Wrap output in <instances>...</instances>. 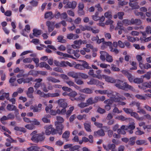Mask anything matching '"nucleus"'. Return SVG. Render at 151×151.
I'll use <instances>...</instances> for the list:
<instances>
[{
	"label": "nucleus",
	"instance_id": "14",
	"mask_svg": "<svg viewBox=\"0 0 151 151\" xmlns=\"http://www.w3.org/2000/svg\"><path fill=\"white\" fill-rule=\"evenodd\" d=\"M79 36L76 34L69 33L67 34V38L69 40H75L79 38Z\"/></svg>",
	"mask_w": 151,
	"mask_h": 151
},
{
	"label": "nucleus",
	"instance_id": "56",
	"mask_svg": "<svg viewBox=\"0 0 151 151\" xmlns=\"http://www.w3.org/2000/svg\"><path fill=\"white\" fill-rule=\"evenodd\" d=\"M142 86L144 88L146 87L150 88L151 87V82H145L143 84Z\"/></svg>",
	"mask_w": 151,
	"mask_h": 151
},
{
	"label": "nucleus",
	"instance_id": "4",
	"mask_svg": "<svg viewBox=\"0 0 151 151\" xmlns=\"http://www.w3.org/2000/svg\"><path fill=\"white\" fill-rule=\"evenodd\" d=\"M120 95L118 93L116 92H112L111 96H110V99L111 101L115 102H117L120 100Z\"/></svg>",
	"mask_w": 151,
	"mask_h": 151
},
{
	"label": "nucleus",
	"instance_id": "23",
	"mask_svg": "<svg viewBox=\"0 0 151 151\" xmlns=\"http://www.w3.org/2000/svg\"><path fill=\"white\" fill-rule=\"evenodd\" d=\"M104 15L106 18H107L108 19H112V13L110 11L106 12L104 14Z\"/></svg>",
	"mask_w": 151,
	"mask_h": 151
},
{
	"label": "nucleus",
	"instance_id": "64",
	"mask_svg": "<svg viewBox=\"0 0 151 151\" xmlns=\"http://www.w3.org/2000/svg\"><path fill=\"white\" fill-rule=\"evenodd\" d=\"M77 95V93L75 91H72L68 94V95L70 97H75Z\"/></svg>",
	"mask_w": 151,
	"mask_h": 151
},
{
	"label": "nucleus",
	"instance_id": "2",
	"mask_svg": "<svg viewBox=\"0 0 151 151\" xmlns=\"http://www.w3.org/2000/svg\"><path fill=\"white\" fill-rule=\"evenodd\" d=\"M45 138V133L42 132L41 133L37 134L32 136L31 139L34 142L37 143L43 141Z\"/></svg>",
	"mask_w": 151,
	"mask_h": 151
},
{
	"label": "nucleus",
	"instance_id": "36",
	"mask_svg": "<svg viewBox=\"0 0 151 151\" xmlns=\"http://www.w3.org/2000/svg\"><path fill=\"white\" fill-rule=\"evenodd\" d=\"M70 132L68 131H65L63 134L62 137L64 139H68L69 136Z\"/></svg>",
	"mask_w": 151,
	"mask_h": 151
},
{
	"label": "nucleus",
	"instance_id": "25",
	"mask_svg": "<svg viewBox=\"0 0 151 151\" xmlns=\"http://www.w3.org/2000/svg\"><path fill=\"white\" fill-rule=\"evenodd\" d=\"M98 80L92 78L89 81L87 82V83L90 85H95L98 83Z\"/></svg>",
	"mask_w": 151,
	"mask_h": 151
},
{
	"label": "nucleus",
	"instance_id": "47",
	"mask_svg": "<svg viewBox=\"0 0 151 151\" xmlns=\"http://www.w3.org/2000/svg\"><path fill=\"white\" fill-rule=\"evenodd\" d=\"M146 142L145 140H138L136 141V143L137 145H141L145 143Z\"/></svg>",
	"mask_w": 151,
	"mask_h": 151
},
{
	"label": "nucleus",
	"instance_id": "5",
	"mask_svg": "<svg viewBox=\"0 0 151 151\" xmlns=\"http://www.w3.org/2000/svg\"><path fill=\"white\" fill-rule=\"evenodd\" d=\"M55 22L47 21L46 22V25L47 26L48 31L49 32H52L55 28Z\"/></svg>",
	"mask_w": 151,
	"mask_h": 151
},
{
	"label": "nucleus",
	"instance_id": "35",
	"mask_svg": "<svg viewBox=\"0 0 151 151\" xmlns=\"http://www.w3.org/2000/svg\"><path fill=\"white\" fill-rule=\"evenodd\" d=\"M99 14L98 12H96L95 13L94 15L92 16V18L93 20L95 21L99 20V19H100V17L98 16Z\"/></svg>",
	"mask_w": 151,
	"mask_h": 151
},
{
	"label": "nucleus",
	"instance_id": "15",
	"mask_svg": "<svg viewBox=\"0 0 151 151\" xmlns=\"http://www.w3.org/2000/svg\"><path fill=\"white\" fill-rule=\"evenodd\" d=\"M113 45L114 47H117V46L119 47H124V44L120 40L118 41V42H114Z\"/></svg>",
	"mask_w": 151,
	"mask_h": 151
},
{
	"label": "nucleus",
	"instance_id": "24",
	"mask_svg": "<svg viewBox=\"0 0 151 151\" xmlns=\"http://www.w3.org/2000/svg\"><path fill=\"white\" fill-rule=\"evenodd\" d=\"M52 13L51 11L46 12L45 14V19L49 18L50 19H51L53 18V17H52Z\"/></svg>",
	"mask_w": 151,
	"mask_h": 151
},
{
	"label": "nucleus",
	"instance_id": "41",
	"mask_svg": "<svg viewBox=\"0 0 151 151\" xmlns=\"http://www.w3.org/2000/svg\"><path fill=\"white\" fill-rule=\"evenodd\" d=\"M86 103L88 106L89 105H91L93 104H94L93 99L92 97H91L89 98L86 100Z\"/></svg>",
	"mask_w": 151,
	"mask_h": 151
},
{
	"label": "nucleus",
	"instance_id": "27",
	"mask_svg": "<svg viewBox=\"0 0 151 151\" xmlns=\"http://www.w3.org/2000/svg\"><path fill=\"white\" fill-rule=\"evenodd\" d=\"M29 75H32L34 77H36L38 75V71H36L34 70H31L28 73Z\"/></svg>",
	"mask_w": 151,
	"mask_h": 151
},
{
	"label": "nucleus",
	"instance_id": "32",
	"mask_svg": "<svg viewBox=\"0 0 151 151\" xmlns=\"http://www.w3.org/2000/svg\"><path fill=\"white\" fill-rule=\"evenodd\" d=\"M130 6L133 9H138L139 8V6L138 5V3L137 2L130 4Z\"/></svg>",
	"mask_w": 151,
	"mask_h": 151
},
{
	"label": "nucleus",
	"instance_id": "20",
	"mask_svg": "<svg viewBox=\"0 0 151 151\" xmlns=\"http://www.w3.org/2000/svg\"><path fill=\"white\" fill-rule=\"evenodd\" d=\"M33 35L35 37H37L38 36L41 34L42 31L40 30L35 28L33 29Z\"/></svg>",
	"mask_w": 151,
	"mask_h": 151
},
{
	"label": "nucleus",
	"instance_id": "55",
	"mask_svg": "<svg viewBox=\"0 0 151 151\" xmlns=\"http://www.w3.org/2000/svg\"><path fill=\"white\" fill-rule=\"evenodd\" d=\"M135 96L137 99L141 100H145L146 98L145 96L139 94H137Z\"/></svg>",
	"mask_w": 151,
	"mask_h": 151
},
{
	"label": "nucleus",
	"instance_id": "43",
	"mask_svg": "<svg viewBox=\"0 0 151 151\" xmlns=\"http://www.w3.org/2000/svg\"><path fill=\"white\" fill-rule=\"evenodd\" d=\"M75 81L76 83L78 85H82L84 84V82L83 81L80 79H75Z\"/></svg>",
	"mask_w": 151,
	"mask_h": 151
},
{
	"label": "nucleus",
	"instance_id": "51",
	"mask_svg": "<svg viewBox=\"0 0 151 151\" xmlns=\"http://www.w3.org/2000/svg\"><path fill=\"white\" fill-rule=\"evenodd\" d=\"M56 50V48H47L45 51L47 53H51L52 52V50L55 51Z\"/></svg>",
	"mask_w": 151,
	"mask_h": 151
},
{
	"label": "nucleus",
	"instance_id": "37",
	"mask_svg": "<svg viewBox=\"0 0 151 151\" xmlns=\"http://www.w3.org/2000/svg\"><path fill=\"white\" fill-rule=\"evenodd\" d=\"M78 76H79L83 79H86L88 78V76L87 74L82 73H78Z\"/></svg>",
	"mask_w": 151,
	"mask_h": 151
},
{
	"label": "nucleus",
	"instance_id": "52",
	"mask_svg": "<svg viewBox=\"0 0 151 151\" xmlns=\"http://www.w3.org/2000/svg\"><path fill=\"white\" fill-rule=\"evenodd\" d=\"M122 22L124 25L127 26L129 25H130V20L128 19H124L122 21Z\"/></svg>",
	"mask_w": 151,
	"mask_h": 151
},
{
	"label": "nucleus",
	"instance_id": "46",
	"mask_svg": "<svg viewBox=\"0 0 151 151\" xmlns=\"http://www.w3.org/2000/svg\"><path fill=\"white\" fill-rule=\"evenodd\" d=\"M108 147L109 149V150H115L116 147V146L115 144H114L109 143L108 145Z\"/></svg>",
	"mask_w": 151,
	"mask_h": 151
},
{
	"label": "nucleus",
	"instance_id": "59",
	"mask_svg": "<svg viewBox=\"0 0 151 151\" xmlns=\"http://www.w3.org/2000/svg\"><path fill=\"white\" fill-rule=\"evenodd\" d=\"M110 51L117 54L119 53L120 50L117 48H110Z\"/></svg>",
	"mask_w": 151,
	"mask_h": 151
},
{
	"label": "nucleus",
	"instance_id": "31",
	"mask_svg": "<svg viewBox=\"0 0 151 151\" xmlns=\"http://www.w3.org/2000/svg\"><path fill=\"white\" fill-rule=\"evenodd\" d=\"M133 82L135 83L140 84L143 82V80L141 78H134Z\"/></svg>",
	"mask_w": 151,
	"mask_h": 151
},
{
	"label": "nucleus",
	"instance_id": "61",
	"mask_svg": "<svg viewBox=\"0 0 151 151\" xmlns=\"http://www.w3.org/2000/svg\"><path fill=\"white\" fill-rule=\"evenodd\" d=\"M32 123V124H33L34 126L35 125H39L40 124V122L36 119H34L32 121L31 123Z\"/></svg>",
	"mask_w": 151,
	"mask_h": 151
},
{
	"label": "nucleus",
	"instance_id": "18",
	"mask_svg": "<svg viewBox=\"0 0 151 151\" xmlns=\"http://www.w3.org/2000/svg\"><path fill=\"white\" fill-rule=\"evenodd\" d=\"M67 75L75 79L78 78V73H76L74 71L69 72L67 73Z\"/></svg>",
	"mask_w": 151,
	"mask_h": 151
},
{
	"label": "nucleus",
	"instance_id": "54",
	"mask_svg": "<svg viewBox=\"0 0 151 151\" xmlns=\"http://www.w3.org/2000/svg\"><path fill=\"white\" fill-rule=\"evenodd\" d=\"M117 119L122 121H126L127 120L128 118H126L123 115H120L117 117Z\"/></svg>",
	"mask_w": 151,
	"mask_h": 151
},
{
	"label": "nucleus",
	"instance_id": "42",
	"mask_svg": "<svg viewBox=\"0 0 151 151\" xmlns=\"http://www.w3.org/2000/svg\"><path fill=\"white\" fill-rule=\"evenodd\" d=\"M80 148V146L78 145H75L74 146H72L69 150L70 151H74L76 150H78V149Z\"/></svg>",
	"mask_w": 151,
	"mask_h": 151
},
{
	"label": "nucleus",
	"instance_id": "44",
	"mask_svg": "<svg viewBox=\"0 0 151 151\" xmlns=\"http://www.w3.org/2000/svg\"><path fill=\"white\" fill-rule=\"evenodd\" d=\"M140 104L139 102L135 101H132L129 104V105L132 106H133L134 105H136L137 107L140 106Z\"/></svg>",
	"mask_w": 151,
	"mask_h": 151
},
{
	"label": "nucleus",
	"instance_id": "53",
	"mask_svg": "<svg viewBox=\"0 0 151 151\" xmlns=\"http://www.w3.org/2000/svg\"><path fill=\"white\" fill-rule=\"evenodd\" d=\"M25 127L29 130L33 129L35 127L33 124H28L25 126Z\"/></svg>",
	"mask_w": 151,
	"mask_h": 151
},
{
	"label": "nucleus",
	"instance_id": "8",
	"mask_svg": "<svg viewBox=\"0 0 151 151\" xmlns=\"http://www.w3.org/2000/svg\"><path fill=\"white\" fill-rule=\"evenodd\" d=\"M55 125L56 128V129L59 131L58 133L59 135H61L63 132L62 130L64 128V126L62 123H55Z\"/></svg>",
	"mask_w": 151,
	"mask_h": 151
},
{
	"label": "nucleus",
	"instance_id": "21",
	"mask_svg": "<svg viewBox=\"0 0 151 151\" xmlns=\"http://www.w3.org/2000/svg\"><path fill=\"white\" fill-rule=\"evenodd\" d=\"M130 114L131 116L134 117L139 120L142 121L143 119V117H139L138 114L135 112H133V110L132 111V112H131Z\"/></svg>",
	"mask_w": 151,
	"mask_h": 151
},
{
	"label": "nucleus",
	"instance_id": "19",
	"mask_svg": "<svg viewBox=\"0 0 151 151\" xmlns=\"http://www.w3.org/2000/svg\"><path fill=\"white\" fill-rule=\"evenodd\" d=\"M100 53L101 55L100 57L101 60L103 61H104L106 60V57L108 53L104 51H100Z\"/></svg>",
	"mask_w": 151,
	"mask_h": 151
},
{
	"label": "nucleus",
	"instance_id": "45",
	"mask_svg": "<svg viewBox=\"0 0 151 151\" xmlns=\"http://www.w3.org/2000/svg\"><path fill=\"white\" fill-rule=\"evenodd\" d=\"M14 107L13 109H10L9 108V109L10 110V111H14V114L16 115V117H17V115L19 114V110L18 109H17V107L16 106H12Z\"/></svg>",
	"mask_w": 151,
	"mask_h": 151
},
{
	"label": "nucleus",
	"instance_id": "1",
	"mask_svg": "<svg viewBox=\"0 0 151 151\" xmlns=\"http://www.w3.org/2000/svg\"><path fill=\"white\" fill-rule=\"evenodd\" d=\"M115 82V86L119 89L124 90L127 88L133 91L135 90L133 86L129 85L127 82L119 79L116 80Z\"/></svg>",
	"mask_w": 151,
	"mask_h": 151
},
{
	"label": "nucleus",
	"instance_id": "9",
	"mask_svg": "<svg viewBox=\"0 0 151 151\" xmlns=\"http://www.w3.org/2000/svg\"><path fill=\"white\" fill-rule=\"evenodd\" d=\"M4 92V91L3 90H2L0 91V94H1V96H0V100H4L5 98H6L7 100L9 99V93Z\"/></svg>",
	"mask_w": 151,
	"mask_h": 151
},
{
	"label": "nucleus",
	"instance_id": "3",
	"mask_svg": "<svg viewBox=\"0 0 151 151\" xmlns=\"http://www.w3.org/2000/svg\"><path fill=\"white\" fill-rule=\"evenodd\" d=\"M135 128V124L134 122L130 123L128 125H123L121 127V129L122 130H125L130 134H132L133 130Z\"/></svg>",
	"mask_w": 151,
	"mask_h": 151
},
{
	"label": "nucleus",
	"instance_id": "22",
	"mask_svg": "<svg viewBox=\"0 0 151 151\" xmlns=\"http://www.w3.org/2000/svg\"><path fill=\"white\" fill-rule=\"evenodd\" d=\"M104 78L107 82L115 83L116 80H114L113 78L108 76H105Z\"/></svg>",
	"mask_w": 151,
	"mask_h": 151
},
{
	"label": "nucleus",
	"instance_id": "28",
	"mask_svg": "<svg viewBox=\"0 0 151 151\" xmlns=\"http://www.w3.org/2000/svg\"><path fill=\"white\" fill-rule=\"evenodd\" d=\"M82 92L86 94H91L93 93V90L88 88H86L82 90Z\"/></svg>",
	"mask_w": 151,
	"mask_h": 151
},
{
	"label": "nucleus",
	"instance_id": "39",
	"mask_svg": "<svg viewBox=\"0 0 151 151\" xmlns=\"http://www.w3.org/2000/svg\"><path fill=\"white\" fill-rule=\"evenodd\" d=\"M89 75L94 78H98V76L96 75L94 73V70L92 69H90L88 72Z\"/></svg>",
	"mask_w": 151,
	"mask_h": 151
},
{
	"label": "nucleus",
	"instance_id": "13",
	"mask_svg": "<svg viewBox=\"0 0 151 151\" xmlns=\"http://www.w3.org/2000/svg\"><path fill=\"white\" fill-rule=\"evenodd\" d=\"M67 51L68 53L70 54H73L74 55L76 56L77 58H78L80 56L79 54L77 53L75 51V50L72 49L71 48H67Z\"/></svg>",
	"mask_w": 151,
	"mask_h": 151
},
{
	"label": "nucleus",
	"instance_id": "12",
	"mask_svg": "<svg viewBox=\"0 0 151 151\" xmlns=\"http://www.w3.org/2000/svg\"><path fill=\"white\" fill-rule=\"evenodd\" d=\"M76 5L77 3L75 1H69L65 5V7L74 9L76 6Z\"/></svg>",
	"mask_w": 151,
	"mask_h": 151
},
{
	"label": "nucleus",
	"instance_id": "6",
	"mask_svg": "<svg viewBox=\"0 0 151 151\" xmlns=\"http://www.w3.org/2000/svg\"><path fill=\"white\" fill-rule=\"evenodd\" d=\"M121 72L127 77L130 82L132 83L133 81V79L134 78V77L131 73H129L127 71L125 70H123L121 71Z\"/></svg>",
	"mask_w": 151,
	"mask_h": 151
},
{
	"label": "nucleus",
	"instance_id": "57",
	"mask_svg": "<svg viewBox=\"0 0 151 151\" xmlns=\"http://www.w3.org/2000/svg\"><path fill=\"white\" fill-rule=\"evenodd\" d=\"M74 67L77 69L79 70H83V68L82 64H78L76 65L75 64Z\"/></svg>",
	"mask_w": 151,
	"mask_h": 151
},
{
	"label": "nucleus",
	"instance_id": "48",
	"mask_svg": "<svg viewBox=\"0 0 151 151\" xmlns=\"http://www.w3.org/2000/svg\"><path fill=\"white\" fill-rule=\"evenodd\" d=\"M39 148L35 146H32L27 148V150L28 151H32L34 150H38Z\"/></svg>",
	"mask_w": 151,
	"mask_h": 151
},
{
	"label": "nucleus",
	"instance_id": "38",
	"mask_svg": "<svg viewBox=\"0 0 151 151\" xmlns=\"http://www.w3.org/2000/svg\"><path fill=\"white\" fill-rule=\"evenodd\" d=\"M83 63L82 64V66L83 68V69L84 68H86L87 69H89L91 68L90 66H88V63L85 61H83Z\"/></svg>",
	"mask_w": 151,
	"mask_h": 151
},
{
	"label": "nucleus",
	"instance_id": "49",
	"mask_svg": "<svg viewBox=\"0 0 151 151\" xmlns=\"http://www.w3.org/2000/svg\"><path fill=\"white\" fill-rule=\"evenodd\" d=\"M106 59V61L109 62L111 63L113 61L112 57L108 54L107 55Z\"/></svg>",
	"mask_w": 151,
	"mask_h": 151
},
{
	"label": "nucleus",
	"instance_id": "30",
	"mask_svg": "<svg viewBox=\"0 0 151 151\" xmlns=\"http://www.w3.org/2000/svg\"><path fill=\"white\" fill-rule=\"evenodd\" d=\"M14 130L17 131H19L25 133L26 131V130L24 127H14Z\"/></svg>",
	"mask_w": 151,
	"mask_h": 151
},
{
	"label": "nucleus",
	"instance_id": "10",
	"mask_svg": "<svg viewBox=\"0 0 151 151\" xmlns=\"http://www.w3.org/2000/svg\"><path fill=\"white\" fill-rule=\"evenodd\" d=\"M105 135L104 130L102 129H101L97 131H95L94 132L93 136L96 137L98 136H104Z\"/></svg>",
	"mask_w": 151,
	"mask_h": 151
},
{
	"label": "nucleus",
	"instance_id": "34",
	"mask_svg": "<svg viewBox=\"0 0 151 151\" xmlns=\"http://www.w3.org/2000/svg\"><path fill=\"white\" fill-rule=\"evenodd\" d=\"M136 138V137H132L130 138L129 139V144L131 145H133L135 144Z\"/></svg>",
	"mask_w": 151,
	"mask_h": 151
},
{
	"label": "nucleus",
	"instance_id": "7",
	"mask_svg": "<svg viewBox=\"0 0 151 151\" xmlns=\"http://www.w3.org/2000/svg\"><path fill=\"white\" fill-rule=\"evenodd\" d=\"M56 102L60 106L63 108H66L68 106V104L65 99H60L56 101Z\"/></svg>",
	"mask_w": 151,
	"mask_h": 151
},
{
	"label": "nucleus",
	"instance_id": "26",
	"mask_svg": "<svg viewBox=\"0 0 151 151\" xmlns=\"http://www.w3.org/2000/svg\"><path fill=\"white\" fill-rule=\"evenodd\" d=\"M124 24L121 21H118L117 23V26L115 28V30H117L118 29H123V25Z\"/></svg>",
	"mask_w": 151,
	"mask_h": 151
},
{
	"label": "nucleus",
	"instance_id": "62",
	"mask_svg": "<svg viewBox=\"0 0 151 151\" xmlns=\"http://www.w3.org/2000/svg\"><path fill=\"white\" fill-rule=\"evenodd\" d=\"M53 70L61 73H63V71L62 69L60 67H56L53 68Z\"/></svg>",
	"mask_w": 151,
	"mask_h": 151
},
{
	"label": "nucleus",
	"instance_id": "50",
	"mask_svg": "<svg viewBox=\"0 0 151 151\" xmlns=\"http://www.w3.org/2000/svg\"><path fill=\"white\" fill-rule=\"evenodd\" d=\"M77 118L80 120H81L83 119L86 120V114H83V115H79L77 116Z\"/></svg>",
	"mask_w": 151,
	"mask_h": 151
},
{
	"label": "nucleus",
	"instance_id": "16",
	"mask_svg": "<svg viewBox=\"0 0 151 151\" xmlns=\"http://www.w3.org/2000/svg\"><path fill=\"white\" fill-rule=\"evenodd\" d=\"M16 80L15 76L11 77L9 80V82L10 83V86H17V84L15 83Z\"/></svg>",
	"mask_w": 151,
	"mask_h": 151
},
{
	"label": "nucleus",
	"instance_id": "17",
	"mask_svg": "<svg viewBox=\"0 0 151 151\" xmlns=\"http://www.w3.org/2000/svg\"><path fill=\"white\" fill-rule=\"evenodd\" d=\"M47 80L49 82H51L54 83H58L60 82V81L52 76L47 77Z\"/></svg>",
	"mask_w": 151,
	"mask_h": 151
},
{
	"label": "nucleus",
	"instance_id": "29",
	"mask_svg": "<svg viewBox=\"0 0 151 151\" xmlns=\"http://www.w3.org/2000/svg\"><path fill=\"white\" fill-rule=\"evenodd\" d=\"M85 96L84 94H81L78 97H76V101H83L85 98Z\"/></svg>",
	"mask_w": 151,
	"mask_h": 151
},
{
	"label": "nucleus",
	"instance_id": "63",
	"mask_svg": "<svg viewBox=\"0 0 151 151\" xmlns=\"http://www.w3.org/2000/svg\"><path fill=\"white\" fill-rule=\"evenodd\" d=\"M123 110L127 114H130L132 111V109L127 108H124L123 109Z\"/></svg>",
	"mask_w": 151,
	"mask_h": 151
},
{
	"label": "nucleus",
	"instance_id": "40",
	"mask_svg": "<svg viewBox=\"0 0 151 151\" xmlns=\"http://www.w3.org/2000/svg\"><path fill=\"white\" fill-rule=\"evenodd\" d=\"M74 109V107L71 106L69 108V109L66 112V114L67 117H68L71 114L72 111Z\"/></svg>",
	"mask_w": 151,
	"mask_h": 151
},
{
	"label": "nucleus",
	"instance_id": "11",
	"mask_svg": "<svg viewBox=\"0 0 151 151\" xmlns=\"http://www.w3.org/2000/svg\"><path fill=\"white\" fill-rule=\"evenodd\" d=\"M83 125L85 129L88 132H90L91 131V122L86 121L84 123Z\"/></svg>",
	"mask_w": 151,
	"mask_h": 151
},
{
	"label": "nucleus",
	"instance_id": "33",
	"mask_svg": "<svg viewBox=\"0 0 151 151\" xmlns=\"http://www.w3.org/2000/svg\"><path fill=\"white\" fill-rule=\"evenodd\" d=\"M57 121L55 123H62L64 122V119L62 117L60 116H57L56 117Z\"/></svg>",
	"mask_w": 151,
	"mask_h": 151
},
{
	"label": "nucleus",
	"instance_id": "58",
	"mask_svg": "<svg viewBox=\"0 0 151 151\" xmlns=\"http://www.w3.org/2000/svg\"><path fill=\"white\" fill-rule=\"evenodd\" d=\"M137 109L138 110V111H137V112L139 113V114H146V111L143 109H141L140 106L137 107Z\"/></svg>",
	"mask_w": 151,
	"mask_h": 151
},
{
	"label": "nucleus",
	"instance_id": "60",
	"mask_svg": "<svg viewBox=\"0 0 151 151\" xmlns=\"http://www.w3.org/2000/svg\"><path fill=\"white\" fill-rule=\"evenodd\" d=\"M67 17L68 15L66 12H64L62 13H60V19H65Z\"/></svg>",
	"mask_w": 151,
	"mask_h": 151
}]
</instances>
